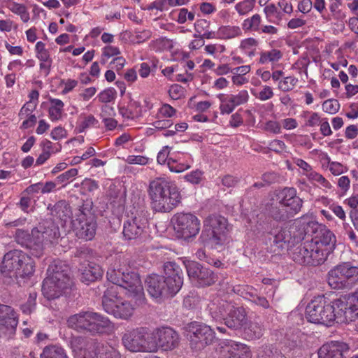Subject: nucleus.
I'll list each match as a JSON object with an SVG mask.
<instances>
[{"instance_id": "f257e3e1", "label": "nucleus", "mask_w": 358, "mask_h": 358, "mask_svg": "<svg viewBox=\"0 0 358 358\" xmlns=\"http://www.w3.org/2000/svg\"><path fill=\"white\" fill-rule=\"evenodd\" d=\"M346 296L327 303L323 297L318 296L312 300L306 306V317L308 322L331 326L334 321L345 322L352 321L350 310H347Z\"/></svg>"}, {"instance_id": "f03ea898", "label": "nucleus", "mask_w": 358, "mask_h": 358, "mask_svg": "<svg viewBox=\"0 0 358 358\" xmlns=\"http://www.w3.org/2000/svg\"><path fill=\"white\" fill-rule=\"evenodd\" d=\"M164 271L165 275L152 273L145 279L148 294L159 301L174 296L183 284V273L176 263L166 262L164 265Z\"/></svg>"}, {"instance_id": "7ed1b4c3", "label": "nucleus", "mask_w": 358, "mask_h": 358, "mask_svg": "<svg viewBox=\"0 0 358 358\" xmlns=\"http://www.w3.org/2000/svg\"><path fill=\"white\" fill-rule=\"evenodd\" d=\"M73 285L70 267L64 262L54 260L47 269L42 285L43 295L49 300L70 293Z\"/></svg>"}, {"instance_id": "20e7f679", "label": "nucleus", "mask_w": 358, "mask_h": 358, "mask_svg": "<svg viewBox=\"0 0 358 358\" xmlns=\"http://www.w3.org/2000/svg\"><path fill=\"white\" fill-rule=\"evenodd\" d=\"M148 193L152 208L156 212L169 213L181 201L178 188L167 178L159 177L150 181Z\"/></svg>"}, {"instance_id": "39448f33", "label": "nucleus", "mask_w": 358, "mask_h": 358, "mask_svg": "<svg viewBox=\"0 0 358 358\" xmlns=\"http://www.w3.org/2000/svg\"><path fill=\"white\" fill-rule=\"evenodd\" d=\"M301 227V221L297 220L289 226L285 224L272 228L266 234L267 251L280 255L285 249L287 243L294 244L303 240L306 236Z\"/></svg>"}, {"instance_id": "423d86ee", "label": "nucleus", "mask_w": 358, "mask_h": 358, "mask_svg": "<svg viewBox=\"0 0 358 358\" xmlns=\"http://www.w3.org/2000/svg\"><path fill=\"white\" fill-rule=\"evenodd\" d=\"M67 325L78 332L87 331L92 335L108 334L114 329L113 323L108 317L90 311L71 315L67 320Z\"/></svg>"}, {"instance_id": "0eeeda50", "label": "nucleus", "mask_w": 358, "mask_h": 358, "mask_svg": "<svg viewBox=\"0 0 358 358\" xmlns=\"http://www.w3.org/2000/svg\"><path fill=\"white\" fill-rule=\"evenodd\" d=\"M227 220L217 214L208 215L203 222V229L199 241L206 247L219 249L228 241Z\"/></svg>"}, {"instance_id": "6e6552de", "label": "nucleus", "mask_w": 358, "mask_h": 358, "mask_svg": "<svg viewBox=\"0 0 358 358\" xmlns=\"http://www.w3.org/2000/svg\"><path fill=\"white\" fill-rule=\"evenodd\" d=\"M35 262L31 257L20 250L7 252L0 265L3 275L9 278H25L33 275Z\"/></svg>"}, {"instance_id": "1a4fd4ad", "label": "nucleus", "mask_w": 358, "mask_h": 358, "mask_svg": "<svg viewBox=\"0 0 358 358\" xmlns=\"http://www.w3.org/2000/svg\"><path fill=\"white\" fill-rule=\"evenodd\" d=\"M122 343L131 352H156L154 332L148 327L127 329L122 336Z\"/></svg>"}, {"instance_id": "9d476101", "label": "nucleus", "mask_w": 358, "mask_h": 358, "mask_svg": "<svg viewBox=\"0 0 358 358\" xmlns=\"http://www.w3.org/2000/svg\"><path fill=\"white\" fill-rule=\"evenodd\" d=\"M92 202L83 201L82 205L75 209L72 224L76 236L79 238L92 240L96 234V222L94 214L92 212Z\"/></svg>"}, {"instance_id": "9b49d317", "label": "nucleus", "mask_w": 358, "mask_h": 358, "mask_svg": "<svg viewBox=\"0 0 358 358\" xmlns=\"http://www.w3.org/2000/svg\"><path fill=\"white\" fill-rule=\"evenodd\" d=\"M106 278L108 281L125 290V294L129 297L140 299L143 296L142 282L139 275L136 272H126L122 268H109Z\"/></svg>"}, {"instance_id": "f8f14e48", "label": "nucleus", "mask_w": 358, "mask_h": 358, "mask_svg": "<svg viewBox=\"0 0 358 358\" xmlns=\"http://www.w3.org/2000/svg\"><path fill=\"white\" fill-rule=\"evenodd\" d=\"M329 285L334 289H350L358 283V267L349 262L339 264L327 274Z\"/></svg>"}, {"instance_id": "ddd939ff", "label": "nucleus", "mask_w": 358, "mask_h": 358, "mask_svg": "<svg viewBox=\"0 0 358 358\" xmlns=\"http://www.w3.org/2000/svg\"><path fill=\"white\" fill-rule=\"evenodd\" d=\"M148 226V213L143 208L131 212V216L128 217L123 224L122 234L125 240L140 239Z\"/></svg>"}, {"instance_id": "4468645a", "label": "nucleus", "mask_w": 358, "mask_h": 358, "mask_svg": "<svg viewBox=\"0 0 358 358\" xmlns=\"http://www.w3.org/2000/svg\"><path fill=\"white\" fill-rule=\"evenodd\" d=\"M172 222L176 234L185 240L195 237L201 228L199 218L190 213H176L172 218Z\"/></svg>"}, {"instance_id": "2eb2a0df", "label": "nucleus", "mask_w": 358, "mask_h": 358, "mask_svg": "<svg viewBox=\"0 0 358 358\" xmlns=\"http://www.w3.org/2000/svg\"><path fill=\"white\" fill-rule=\"evenodd\" d=\"M99 343L96 340L85 336H72L69 341L74 358H97Z\"/></svg>"}, {"instance_id": "dca6fc26", "label": "nucleus", "mask_w": 358, "mask_h": 358, "mask_svg": "<svg viewBox=\"0 0 358 358\" xmlns=\"http://www.w3.org/2000/svg\"><path fill=\"white\" fill-rule=\"evenodd\" d=\"M185 267L189 279L198 286H210L218 279L217 275L195 261H187Z\"/></svg>"}, {"instance_id": "f3484780", "label": "nucleus", "mask_w": 358, "mask_h": 358, "mask_svg": "<svg viewBox=\"0 0 358 358\" xmlns=\"http://www.w3.org/2000/svg\"><path fill=\"white\" fill-rule=\"evenodd\" d=\"M188 336L191 345L199 350L211 344L215 339V332L210 326L196 322L189 324Z\"/></svg>"}, {"instance_id": "a211bd4d", "label": "nucleus", "mask_w": 358, "mask_h": 358, "mask_svg": "<svg viewBox=\"0 0 358 358\" xmlns=\"http://www.w3.org/2000/svg\"><path fill=\"white\" fill-rule=\"evenodd\" d=\"M18 323L17 313L7 305L0 304V337L15 334Z\"/></svg>"}, {"instance_id": "6ab92c4d", "label": "nucleus", "mask_w": 358, "mask_h": 358, "mask_svg": "<svg viewBox=\"0 0 358 358\" xmlns=\"http://www.w3.org/2000/svg\"><path fill=\"white\" fill-rule=\"evenodd\" d=\"M152 331L154 332L157 351L159 348L163 350H171L178 345L179 336L172 328L162 327Z\"/></svg>"}, {"instance_id": "aec40b11", "label": "nucleus", "mask_w": 358, "mask_h": 358, "mask_svg": "<svg viewBox=\"0 0 358 358\" xmlns=\"http://www.w3.org/2000/svg\"><path fill=\"white\" fill-rule=\"evenodd\" d=\"M34 237L42 248L44 242H52L60 236L58 226L51 220H45L33 229Z\"/></svg>"}, {"instance_id": "412c9836", "label": "nucleus", "mask_w": 358, "mask_h": 358, "mask_svg": "<svg viewBox=\"0 0 358 358\" xmlns=\"http://www.w3.org/2000/svg\"><path fill=\"white\" fill-rule=\"evenodd\" d=\"M14 238L19 245L29 249L33 257L39 258L43 256L44 248H42L41 245L36 242V239L34 237L33 229L31 234L26 230L17 229Z\"/></svg>"}, {"instance_id": "4be33fe9", "label": "nucleus", "mask_w": 358, "mask_h": 358, "mask_svg": "<svg viewBox=\"0 0 358 358\" xmlns=\"http://www.w3.org/2000/svg\"><path fill=\"white\" fill-rule=\"evenodd\" d=\"M280 203L295 215L301 211L303 200L297 196L296 189L294 187H285L278 195Z\"/></svg>"}, {"instance_id": "5701e85b", "label": "nucleus", "mask_w": 358, "mask_h": 358, "mask_svg": "<svg viewBox=\"0 0 358 358\" xmlns=\"http://www.w3.org/2000/svg\"><path fill=\"white\" fill-rule=\"evenodd\" d=\"M249 95L246 90H242L236 95L220 94L219 99L221 101L220 109L222 114H230L234 108L241 104L246 103Z\"/></svg>"}, {"instance_id": "b1692460", "label": "nucleus", "mask_w": 358, "mask_h": 358, "mask_svg": "<svg viewBox=\"0 0 358 358\" xmlns=\"http://www.w3.org/2000/svg\"><path fill=\"white\" fill-rule=\"evenodd\" d=\"M311 241L317 243L320 248H323V250L326 251L328 255L334 251L336 247V236L323 224L317 235H315V238H312Z\"/></svg>"}, {"instance_id": "393cba45", "label": "nucleus", "mask_w": 358, "mask_h": 358, "mask_svg": "<svg viewBox=\"0 0 358 358\" xmlns=\"http://www.w3.org/2000/svg\"><path fill=\"white\" fill-rule=\"evenodd\" d=\"M348 349V345L345 343L332 341L320 348L319 358H345L343 353Z\"/></svg>"}, {"instance_id": "a878e982", "label": "nucleus", "mask_w": 358, "mask_h": 358, "mask_svg": "<svg viewBox=\"0 0 358 358\" xmlns=\"http://www.w3.org/2000/svg\"><path fill=\"white\" fill-rule=\"evenodd\" d=\"M247 313L243 307L232 306L224 318V324L232 329H239L246 324Z\"/></svg>"}, {"instance_id": "bb28decb", "label": "nucleus", "mask_w": 358, "mask_h": 358, "mask_svg": "<svg viewBox=\"0 0 358 358\" xmlns=\"http://www.w3.org/2000/svg\"><path fill=\"white\" fill-rule=\"evenodd\" d=\"M222 358H250L251 352L249 348L243 343L230 341L222 350Z\"/></svg>"}, {"instance_id": "cd10ccee", "label": "nucleus", "mask_w": 358, "mask_h": 358, "mask_svg": "<svg viewBox=\"0 0 358 358\" xmlns=\"http://www.w3.org/2000/svg\"><path fill=\"white\" fill-rule=\"evenodd\" d=\"M308 248V266H316L323 264L329 256L323 248H320L313 241H307Z\"/></svg>"}, {"instance_id": "c85d7f7f", "label": "nucleus", "mask_w": 358, "mask_h": 358, "mask_svg": "<svg viewBox=\"0 0 358 358\" xmlns=\"http://www.w3.org/2000/svg\"><path fill=\"white\" fill-rule=\"evenodd\" d=\"M105 311L116 318L127 320L132 315L133 308L130 303L120 300Z\"/></svg>"}, {"instance_id": "c756f323", "label": "nucleus", "mask_w": 358, "mask_h": 358, "mask_svg": "<svg viewBox=\"0 0 358 358\" xmlns=\"http://www.w3.org/2000/svg\"><path fill=\"white\" fill-rule=\"evenodd\" d=\"M103 274L101 267L93 262H90L81 272L80 280L85 283L90 284L100 279Z\"/></svg>"}, {"instance_id": "7c9ffc66", "label": "nucleus", "mask_w": 358, "mask_h": 358, "mask_svg": "<svg viewBox=\"0 0 358 358\" xmlns=\"http://www.w3.org/2000/svg\"><path fill=\"white\" fill-rule=\"evenodd\" d=\"M244 328V334L248 340H255L260 338L264 333V326L259 317L246 322Z\"/></svg>"}, {"instance_id": "2f4dec72", "label": "nucleus", "mask_w": 358, "mask_h": 358, "mask_svg": "<svg viewBox=\"0 0 358 358\" xmlns=\"http://www.w3.org/2000/svg\"><path fill=\"white\" fill-rule=\"evenodd\" d=\"M48 209L53 217L64 221L73 215L69 203L65 200L59 201L52 206L50 204Z\"/></svg>"}, {"instance_id": "473e14b6", "label": "nucleus", "mask_w": 358, "mask_h": 358, "mask_svg": "<svg viewBox=\"0 0 358 358\" xmlns=\"http://www.w3.org/2000/svg\"><path fill=\"white\" fill-rule=\"evenodd\" d=\"M232 306H233L229 303L226 301H222L219 303L213 302L208 306L210 314L213 320L216 322L224 321L227 313L230 311Z\"/></svg>"}, {"instance_id": "72a5a7b5", "label": "nucleus", "mask_w": 358, "mask_h": 358, "mask_svg": "<svg viewBox=\"0 0 358 358\" xmlns=\"http://www.w3.org/2000/svg\"><path fill=\"white\" fill-rule=\"evenodd\" d=\"M269 214L273 220L279 222H285L294 216L280 201L271 207Z\"/></svg>"}, {"instance_id": "f704fd0d", "label": "nucleus", "mask_w": 358, "mask_h": 358, "mask_svg": "<svg viewBox=\"0 0 358 358\" xmlns=\"http://www.w3.org/2000/svg\"><path fill=\"white\" fill-rule=\"evenodd\" d=\"M307 241L301 243L300 245L295 246L291 250L290 256L294 262L301 265L308 266V249Z\"/></svg>"}, {"instance_id": "c9c22d12", "label": "nucleus", "mask_w": 358, "mask_h": 358, "mask_svg": "<svg viewBox=\"0 0 358 358\" xmlns=\"http://www.w3.org/2000/svg\"><path fill=\"white\" fill-rule=\"evenodd\" d=\"M50 107L48 108V115L52 121H57L62 119L64 113V103L59 99L50 98Z\"/></svg>"}, {"instance_id": "e433bc0d", "label": "nucleus", "mask_w": 358, "mask_h": 358, "mask_svg": "<svg viewBox=\"0 0 358 358\" xmlns=\"http://www.w3.org/2000/svg\"><path fill=\"white\" fill-rule=\"evenodd\" d=\"M119 286L113 285L107 288V289L104 292V294L102 298V305L106 310L109 308L111 306H113V303L121 300L118 296V289Z\"/></svg>"}, {"instance_id": "4c0bfd02", "label": "nucleus", "mask_w": 358, "mask_h": 358, "mask_svg": "<svg viewBox=\"0 0 358 358\" xmlns=\"http://www.w3.org/2000/svg\"><path fill=\"white\" fill-rule=\"evenodd\" d=\"M242 35V31L238 26H221L217 30V38L222 40L231 39Z\"/></svg>"}, {"instance_id": "58836bf2", "label": "nucleus", "mask_w": 358, "mask_h": 358, "mask_svg": "<svg viewBox=\"0 0 358 358\" xmlns=\"http://www.w3.org/2000/svg\"><path fill=\"white\" fill-rule=\"evenodd\" d=\"M41 358H69L66 351L61 346L51 345L44 348Z\"/></svg>"}, {"instance_id": "ea45409f", "label": "nucleus", "mask_w": 358, "mask_h": 358, "mask_svg": "<svg viewBox=\"0 0 358 358\" xmlns=\"http://www.w3.org/2000/svg\"><path fill=\"white\" fill-rule=\"evenodd\" d=\"M99 355V358H122L120 352L109 345H104L99 343L97 350V356Z\"/></svg>"}, {"instance_id": "a19ab883", "label": "nucleus", "mask_w": 358, "mask_h": 358, "mask_svg": "<svg viewBox=\"0 0 358 358\" xmlns=\"http://www.w3.org/2000/svg\"><path fill=\"white\" fill-rule=\"evenodd\" d=\"M264 11L270 22L276 24H280V22L282 20V13L278 9L275 5L269 4L266 6Z\"/></svg>"}, {"instance_id": "79ce46f5", "label": "nucleus", "mask_w": 358, "mask_h": 358, "mask_svg": "<svg viewBox=\"0 0 358 358\" xmlns=\"http://www.w3.org/2000/svg\"><path fill=\"white\" fill-rule=\"evenodd\" d=\"M301 221V229L304 233V235L306 236H310L312 238H315V235H317L318 231L320 229H321V227L322 224H319L316 221H308V222H304L302 220Z\"/></svg>"}, {"instance_id": "37998d69", "label": "nucleus", "mask_w": 358, "mask_h": 358, "mask_svg": "<svg viewBox=\"0 0 358 358\" xmlns=\"http://www.w3.org/2000/svg\"><path fill=\"white\" fill-rule=\"evenodd\" d=\"M282 57V53L278 49H272L270 51L262 52L260 55L259 63L266 64L268 62H278Z\"/></svg>"}, {"instance_id": "c03bdc74", "label": "nucleus", "mask_w": 358, "mask_h": 358, "mask_svg": "<svg viewBox=\"0 0 358 358\" xmlns=\"http://www.w3.org/2000/svg\"><path fill=\"white\" fill-rule=\"evenodd\" d=\"M8 7L13 13L20 15L24 22H27L29 20V13L24 4L10 2Z\"/></svg>"}, {"instance_id": "a18cd8bd", "label": "nucleus", "mask_w": 358, "mask_h": 358, "mask_svg": "<svg viewBox=\"0 0 358 358\" xmlns=\"http://www.w3.org/2000/svg\"><path fill=\"white\" fill-rule=\"evenodd\" d=\"M348 302L347 310H350L352 316V320L358 317V289L352 296L346 297Z\"/></svg>"}, {"instance_id": "49530a36", "label": "nucleus", "mask_w": 358, "mask_h": 358, "mask_svg": "<svg viewBox=\"0 0 358 358\" xmlns=\"http://www.w3.org/2000/svg\"><path fill=\"white\" fill-rule=\"evenodd\" d=\"M37 294L36 292H33L29 293V298L27 301L21 305L20 308L23 313L29 315L36 308V300Z\"/></svg>"}, {"instance_id": "de8ad7c7", "label": "nucleus", "mask_w": 358, "mask_h": 358, "mask_svg": "<svg viewBox=\"0 0 358 358\" xmlns=\"http://www.w3.org/2000/svg\"><path fill=\"white\" fill-rule=\"evenodd\" d=\"M35 50L36 57L41 62L50 61V59H52L50 57L48 50L45 48V43H43V42H37L36 44Z\"/></svg>"}, {"instance_id": "09e8293b", "label": "nucleus", "mask_w": 358, "mask_h": 358, "mask_svg": "<svg viewBox=\"0 0 358 358\" xmlns=\"http://www.w3.org/2000/svg\"><path fill=\"white\" fill-rule=\"evenodd\" d=\"M75 257L79 258L80 260H87L90 262L94 256L93 250L85 245L76 248L74 255Z\"/></svg>"}, {"instance_id": "8fccbe9b", "label": "nucleus", "mask_w": 358, "mask_h": 358, "mask_svg": "<svg viewBox=\"0 0 358 358\" xmlns=\"http://www.w3.org/2000/svg\"><path fill=\"white\" fill-rule=\"evenodd\" d=\"M110 204L114 207L120 208L124 206L126 201V196L124 192L117 191L110 194Z\"/></svg>"}, {"instance_id": "3c124183", "label": "nucleus", "mask_w": 358, "mask_h": 358, "mask_svg": "<svg viewBox=\"0 0 358 358\" xmlns=\"http://www.w3.org/2000/svg\"><path fill=\"white\" fill-rule=\"evenodd\" d=\"M151 31L150 30L136 29L131 36V41L136 43H143L151 37Z\"/></svg>"}, {"instance_id": "603ef678", "label": "nucleus", "mask_w": 358, "mask_h": 358, "mask_svg": "<svg viewBox=\"0 0 358 358\" xmlns=\"http://www.w3.org/2000/svg\"><path fill=\"white\" fill-rule=\"evenodd\" d=\"M255 4V0H244L242 2L237 3L235 8L239 15H243L252 10Z\"/></svg>"}, {"instance_id": "864d4df0", "label": "nucleus", "mask_w": 358, "mask_h": 358, "mask_svg": "<svg viewBox=\"0 0 358 358\" xmlns=\"http://www.w3.org/2000/svg\"><path fill=\"white\" fill-rule=\"evenodd\" d=\"M116 94L114 88L109 87L101 92L98 95V99L100 102L107 103L115 99Z\"/></svg>"}, {"instance_id": "5fc2aeb1", "label": "nucleus", "mask_w": 358, "mask_h": 358, "mask_svg": "<svg viewBox=\"0 0 358 358\" xmlns=\"http://www.w3.org/2000/svg\"><path fill=\"white\" fill-rule=\"evenodd\" d=\"M307 177L309 180L317 182L324 188L331 189L332 187L331 183L324 177L315 171H310L308 173Z\"/></svg>"}, {"instance_id": "6e6d98bb", "label": "nucleus", "mask_w": 358, "mask_h": 358, "mask_svg": "<svg viewBox=\"0 0 358 358\" xmlns=\"http://www.w3.org/2000/svg\"><path fill=\"white\" fill-rule=\"evenodd\" d=\"M340 108V103L338 100L330 99L324 101L322 103V109L325 113L329 114L336 113Z\"/></svg>"}, {"instance_id": "4d7b16f0", "label": "nucleus", "mask_w": 358, "mask_h": 358, "mask_svg": "<svg viewBox=\"0 0 358 358\" xmlns=\"http://www.w3.org/2000/svg\"><path fill=\"white\" fill-rule=\"evenodd\" d=\"M298 82V79L294 76H287L283 80L280 81L279 88L283 92L292 90Z\"/></svg>"}, {"instance_id": "13d9d810", "label": "nucleus", "mask_w": 358, "mask_h": 358, "mask_svg": "<svg viewBox=\"0 0 358 358\" xmlns=\"http://www.w3.org/2000/svg\"><path fill=\"white\" fill-rule=\"evenodd\" d=\"M97 124L98 120L94 117V115H90L86 116L83 120L80 122L78 127V132L82 133L85 131L86 129L96 126Z\"/></svg>"}, {"instance_id": "bf43d9fd", "label": "nucleus", "mask_w": 358, "mask_h": 358, "mask_svg": "<svg viewBox=\"0 0 358 358\" xmlns=\"http://www.w3.org/2000/svg\"><path fill=\"white\" fill-rule=\"evenodd\" d=\"M168 166L171 171L176 173L182 172L190 168L189 164L183 163L177 164L176 161L172 158L168 160Z\"/></svg>"}, {"instance_id": "052dcab7", "label": "nucleus", "mask_w": 358, "mask_h": 358, "mask_svg": "<svg viewBox=\"0 0 358 358\" xmlns=\"http://www.w3.org/2000/svg\"><path fill=\"white\" fill-rule=\"evenodd\" d=\"M36 102L28 101L21 108L19 113V117L20 119L26 118L29 115H31V112L36 107Z\"/></svg>"}, {"instance_id": "680f3d73", "label": "nucleus", "mask_w": 358, "mask_h": 358, "mask_svg": "<svg viewBox=\"0 0 358 358\" xmlns=\"http://www.w3.org/2000/svg\"><path fill=\"white\" fill-rule=\"evenodd\" d=\"M78 171L77 169H71L67 171L62 173L56 178L58 183L67 182L71 178L77 176Z\"/></svg>"}, {"instance_id": "e2e57ef3", "label": "nucleus", "mask_w": 358, "mask_h": 358, "mask_svg": "<svg viewBox=\"0 0 358 358\" xmlns=\"http://www.w3.org/2000/svg\"><path fill=\"white\" fill-rule=\"evenodd\" d=\"M325 159L329 164V170L332 174L338 176L343 173V166L341 163L336 162H331L330 157L328 155L325 156Z\"/></svg>"}, {"instance_id": "0e129e2a", "label": "nucleus", "mask_w": 358, "mask_h": 358, "mask_svg": "<svg viewBox=\"0 0 358 358\" xmlns=\"http://www.w3.org/2000/svg\"><path fill=\"white\" fill-rule=\"evenodd\" d=\"M169 94L171 99L178 100L183 96L184 88L178 84H174L171 86Z\"/></svg>"}, {"instance_id": "69168bd1", "label": "nucleus", "mask_w": 358, "mask_h": 358, "mask_svg": "<svg viewBox=\"0 0 358 358\" xmlns=\"http://www.w3.org/2000/svg\"><path fill=\"white\" fill-rule=\"evenodd\" d=\"M259 355L262 357L265 355V358H287L281 352L277 351L273 352L270 346H265L262 351L259 352Z\"/></svg>"}, {"instance_id": "338daca9", "label": "nucleus", "mask_w": 358, "mask_h": 358, "mask_svg": "<svg viewBox=\"0 0 358 358\" xmlns=\"http://www.w3.org/2000/svg\"><path fill=\"white\" fill-rule=\"evenodd\" d=\"M203 173L199 170L192 171L185 176L187 181L192 184H199L202 180Z\"/></svg>"}, {"instance_id": "774afa93", "label": "nucleus", "mask_w": 358, "mask_h": 358, "mask_svg": "<svg viewBox=\"0 0 358 358\" xmlns=\"http://www.w3.org/2000/svg\"><path fill=\"white\" fill-rule=\"evenodd\" d=\"M210 22L205 19H199L194 23V29L198 34L208 29Z\"/></svg>"}]
</instances>
